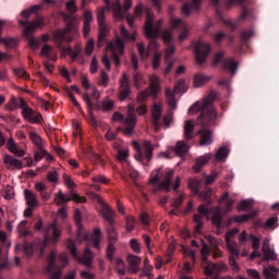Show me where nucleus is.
Returning <instances> with one entry per match:
<instances>
[{
    "mask_svg": "<svg viewBox=\"0 0 279 279\" xmlns=\"http://www.w3.org/2000/svg\"><path fill=\"white\" fill-rule=\"evenodd\" d=\"M54 43L62 45V43H73V36H69L64 29L53 33Z\"/></svg>",
    "mask_w": 279,
    "mask_h": 279,
    "instance_id": "bb28decb",
    "label": "nucleus"
},
{
    "mask_svg": "<svg viewBox=\"0 0 279 279\" xmlns=\"http://www.w3.org/2000/svg\"><path fill=\"white\" fill-rule=\"evenodd\" d=\"M22 117L25 119V121H28V123H40V120L43 117L39 113H34L32 108H25L22 110Z\"/></svg>",
    "mask_w": 279,
    "mask_h": 279,
    "instance_id": "5701e85b",
    "label": "nucleus"
},
{
    "mask_svg": "<svg viewBox=\"0 0 279 279\" xmlns=\"http://www.w3.org/2000/svg\"><path fill=\"white\" fill-rule=\"evenodd\" d=\"M48 262L49 265L46 269V272L49 274L50 279H60V276H62V269L56 266V251L50 252Z\"/></svg>",
    "mask_w": 279,
    "mask_h": 279,
    "instance_id": "4468645a",
    "label": "nucleus"
},
{
    "mask_svg": "<svg viewBox=\"0 0 279 279\" xmlns=\"http://www.w3.org/2000/svg\"><path fill=\"white\" fill-rule=\"evenodd\" d=\"M202 8V0H192V4L189 3L183 4L182 12L185 16H191V12H197Z\"/></svg>",
    "mask_w": 279,
    "mask_h": 279,
    "instance_id": "c756f323",
    "label": "nucleus"
},
{
    "mask_svg": "<svg viewBox=\"0 0 279 279\" xmlns=\"http://www.w3.org/2000/svg\"><path fill=\"white\" fill-rule=\"evenodd\" d=\"M149 86L153 97H157L160 90H162V87L160 86V78L155 74L149 76Z\"/></svg>",
    "mask_w": 279,
    "mask_h": 279,
    "instance_id": "cd10ccee",
    "label": "nucleus"
},
{
    "mask_svg": "<svg viewBox=\"0 0 279 279\" xmlns=\"http://www.w3.org/2000/svg\"><path fill=\"white\" fill-rule=\"evenodd\" d=\"M113 108H114V101L108 98L102 100L98 106V110H101L102 112H110V110H113Z\"/></svg>",
    "mask_w": 279,
    "mask_h": 279,
    "instance_id": "79ce46f5",
    "label": "nucleus"
},
{
    "mask_svg": "<svg viewBox=\"0 0 279 279\" xmlns=\"http://www.w3.org/2000/svg\"><path fill=\"white\" fill-rule=\"evenodd\" d=\"M7 149L10 151V154H13L14 156H17L19 158H23L25 154V149H22L19 147L16 142L14 141V137H10L7 142Z\"/></svg>",
    "mask_w": 279,
    "mask_h": 279,
    "instance_id": "aec40b11",
    "label": "nucleus"
},
{
    "mask_svg": "<svg viewBox=\"0 0 279 279\" xmlns=\"http://www.w3.org/2000/svg\"><path fill=\"white\" fill-rule=\"evenodd\" d=\"M210 53V45L205 41H198L195 46V58L197 64H204Z\"/></svg>",
    "mask_w": 279,
    "mask_h": 279,
    "instance_id": "6e6552de",
    "label": "nucleus"
},
{
    "mask_svg": "<svg viewBox=\"0 0 279 279\" xmlns=\"http://www.w3.org/2000/svg\"><path fill=\"white\" fill-rule=\"evenodd\" d=\"M24 198L27 206H31V208H38L40 206V203L38 202V196L32 192V190H24Z\"/></svg>",
    "mask_w": 279,
    "mask_h": 279,
    "instance_id": "393cba45",
    "label": "nucleus"
},
{
    "mask_svg": "<svg viewBox=\"0 0 279 279\" xmlns=\"http://www.w3.org/2000/svg\"><path fill=\"white\" fill-rule=\"evenodd\" d=\"M107 51H110L112 56H123L125 51V47L123 46V40L121 38H117L116 41H111L107 45Z\"/></svg>",
    "mask_w": 279,
    "mask_h": 279,
    "instance_id": "2eb2a0df",
    "label": "nucleus"
},
{
    "mask_svg": "<svg viewBox=\"0 0 279 279\" xmlns=\"http://www.w3.org/2000/svg\"><path fill=\"white\" fill-rule=\"evenodd\" d=\"M85 240L87 242H90L94 244V247L96 250H101V229L96 228L94 229L93 233L90 234V236H88V234H85Z\"/></svg>",
    "mask_w": 279,
    "mask_h": 279,
    "instance_id": "412c9836",
    "label": "nucleus"
},
{
    "mask_svg": "<svg viewBox=\"0 0 279 279\" xmlns=\"http://www.w3.org/2000/svg\"><path fill=\"white\" fill-rule=\"evenodd\" d=\"M28 136L32 141L33 144H35L36 147L40 148V147H45V144L43 143V137H40V135L34 131H31L28 133Z\"/></svg>",
    "mask_w": 279,
    "mask_h": 279,
    "instance_id": "ea45409f",
    "label": "nucleus"
},
{
    "mask_svg": "<svg viewBox=\"0 0 279 279\" xmlns=\"http://www.w3.org/2000/svg\"><path fill=\"white\" fill-rule=\"evenodd\" d=\"M65 9L70 14H75L77 12V1L70 0L65 3Z\"/></svg>",
    "mask_w": 279,
    "mask_h": 279,
    "instance_id": "6e6d98bb",
    "label": "nucleus"
},
{
    "mask_svg": "<svg viewBox=\"0 0 279 279\" xmlns=\"http://www.w3.org/2000/svg\"><path fill=\"white\" fill-rule=\"evenodd\" d=\"M74 223L77 228V235L82 236V211H80V209H75L74 211Z\"/></svg>",
    "mask_w": 279,
    "mask_h": 279,
    "instance_id": "a19ab883",
    "label": "nucleus"
},
{
    "mask_svg": "<svg viewBox=\"0 0 279 279\" xmlns=\"http://www.w3.org/2000/svg\"><path fill=\"white\" fill-rule=\"evenodd\" d=\"M202 267L205 271V276H213L221 274L222 271H228V265L223 262H218L216 264H202Z\"/></svg>",
    "mask_w": 279,
    "mask_h": 279,
    "instance_id": "ddd939ff",
    "label": "nucleus"
},
{
    "mask_svg": "<svg viewBox=\"0 0 279 279\" xmlns=\"http://www.w3.org/2000/svg\"><path fill=\"white\" fill-rule=\"evenodd\" d=\"M3 162L7 167V169H11L12 171L19 169H23V161H21V159H16L14 157H12V155H5L3 157Z\"/></svg>",
    "mask_w": 279,
    "mask_h": 279,
    "instance_id": "6ab92c4d",
    "label": "nucleus"
},
{
    "mask_svg": "<svg viewBox=\"0 0 279 279\" xmlns=\"http://www.w3.org/2000/svg\"><path fill=\"white\" fill-rule=\"evenodd\" d=\"M175 172L173 170H169L168 172L165 173L163 180L160 182V189L162 191H166V193H169L171 191V180H173V175Z\"/></svg>",
    "mask_w": 279,
    "mask_h": 279,
    "instance_id": "c85d7f7f",
    "label": "nucleus"
},
{
    "mask_svg": "<svg viewBox=\"0 0 279 279\" xmlns=\"http://www.w3.org/2000/svg\"><path fill=\"white\" fill-rule=\"evenodd\" d=\"M83 36L84 38H88V36H90V23H93V11L86 10L83 14Z\"/></svg>",
    "mask_w": 279,
    "mask_h": 279,
    "instance_id": "b1692460",
    "label": "nucleus"
},
{
    "mask_svg": "<svg viewBox=\"0 0 279 279\" xmlns=\"http://www.w3.org/2000/svg\"><path fill=\"white\" fill-rule=\"evenodd\" d=\"M210 80H213V78L208 75L196 74L194 76V86H195V88H199V87L204 86V84H208V82H210Z\"/></svg>",
    "mask_w": 279,
    "mask_h": 279,
    "instance_id": "f704fd0d",
    "label": "nucleus"
},
{
    "mask_svg": "<svg viewBox=\"0 0 279 279\" xmlns=\"http://www.w3.org/2000/svg\"><path fill=\"white\" fill-rule=\"evenodd\" d=\"M228 158V148L221 147L216 153V160L221 162V160H226Z\"/></svg>",
    "mask_w": 279,
    "mask_h": 279,
    "instance_id": "13d9d810",
    "label": "nucleus"
},
{
    "mask_svg": "<svg viewBox=\"0 0 279 279\" xmlns=\"http://www.w3.org/2000/svg\"><path fill=\"white\" fill-rule=\"evenodd\" d=\"M130 93H132V88L130 87V77L128 73H122L120 78V87H119V100L125 101L128 97H130Z\"/></svg>",
    "mask_w": 279,
    "mask_h": 279,
    "instance_id": "9d476101",
    "label": "nucleus"
},
{
    "mask_svg": "<svg viewBox=\"0 0 279 279\" xmlns=\"http://www.w3.org/2000/svg\"><path fill=\"white\" fill-rule=\"evenodd\" d=\"M264 276L266 279H278L279 269L275 266L264 267Z\"/></svg>",
    "mask_w": 279,
    "mask_h": 279,
    "instance_id": "c9c22d12",
    "label": "nucleus"
},
{
    "mask_svg": "<svg viewBox=\"0 0 279 279\" xmlns=\"http://www.w3.org/2000/svg\"><path fill=\"white\" fill-rule=\"evenodd\" d=\"M160 36L163 40V43L169 44L173 40V29L169 28V29H163L160 33Z\"/></svg>",
    "mask_w": 279,
    "mask_h": 279,
    "instance_id": "09e8293b",
    "label": "nucleus"
},
{
    "mask_svg": "<svg viewBox=\"0 0 279 279\" xmlns=\"http://www.w3.org/2000/svg\"><path fill=\"white\" fill-rule=\"evenodd\" d=\"M60 236H62V227L57 222L48 225L44 234V247H47L49 242L56 245L60 241Z\"/></svg>",
    "mask_w": 279,
    "mask_h": 279,
    "instance_id": "39448f33",
    "label": "nucleus"
},
{
    "mask_svg": "<svg viewBox=\"0 0 279 279\" xmlns=\"http://www.w3.org/2000/svg\"><path fill=\"white\" fill-rule=\"evenodd\" d=\"M131 250L135 252V254H141V243H138V240L132 239L130 241Z\"/></svg>",
    "mask_w": 279,
    "mask_h": 279,
    "instance_id": "338daca9",
    "label": "nucleus"
},
{
    "mask_svg": "<svg viewBox=\"0 0 279 279\" xmlns=\"http://www.w3.org/2000/svg\"><path fill=\"white\" fill-rule=\"evenodd\" d=\"M162 122L165 124V128H169L171 123H173V112L169 111L162 117Z\"/></svg>",
    "mask_w": 279,
    "mask_h": 279,
    "instance_id": "0e129e2a",
    "label": "nucleus"
},
{
    "mask_svg": "<svg viewBox=\"0 0 279 279\" xmlns=\"http://www.w3.org/2000/svg\"><path fill=\"white\" fill-rule=\"evenodd\" d=\"M45 27V17H38L37 20L29 22L25 28L24 34L26 36H32L36 29H43Z\"/></svg>",
    "mask_w": 279,
    "mask_h": 279,
    "instance_id": "dca6fc26",
    "label": "nucleus"
},
{
    "mask_svg": "<svg viewBox=\"0 0 279 279\" xmlns=\"http://www.w3.org/2000/svg\"><path fill=\"white\" fill-rule=\"evenodd\" d=\"M262 252H263V260L269 262V260H278V254H276L275 251H271L269 246V240H264L263 246H262Z\"/></svg>",
    "mask_w": 279,
    "mask_h": 279,
    "instance_id": "4be33fe9",
    "label": "nucleus"
},
{
    "mask_svg": "<svg viewBox=\"0 0 279 279\" xmlns=\"http://www.w3.org/2000/svg\"><path fill=\"white\" fill-rule=\"evenodd\" d=\"M229 197H230V193L225 192V193H222L221 198H220V203L225 202V204H226V213H230V210H232V208L234 206V199L229 198Z\"/></svg>",
    "mask_w": 279,
    "mask_h": 279,
    "instance_id": "58836bf2",
    "label": "nucleus"
},
{
    "mask_svg": "<svg viewBox=\"0 0 279 279\" xmlns=\"http://www.w3.org/2000/svg\"><path fill=\"white\" fill-rule=\"evenodd\" d=\"M116 271L119 274V276H125V262L121 258H116Z\"/></svg>",
    "mask_w": 279,
    "mask_h": 279,
    "instance_id": "de8ad7c7",
    "label": "nucleus"
},
{
    "mask_svg": "<svg viewBox=\"0 0 279 279\" xmlns=\"http://www.w3.org/2000/svg\"><path fill=\"white\" fill-rule=\"evenodd\" d=\"M59 179L60 174H58V170H51L47 173V180L52 184H56V182H58Z\"/></svg>",
    "mask_w": 279,
    "mask_h": 279,
    "instance_id": "bf43d9fd",
    "label": "nucleus"
},
{
    "mask_svg": "<svg viewBox=\"0 0 279 279\" xmlns=\"http://www.w3.org/2000/svg\"><path fill=\"white\" fill-rule=\"evenodd\" d=\"M156 21V15L149 9H146V21L144 25V34L146 38H158L160 36V27H162V20Z\"/></svg>",
    "mask_w": 279,
    "mask_h": 279,
    "instance_id": "7ed1b4c3",
    "label": "nucleus"
},
{
    "mask_svg": "<svg viewBox=\"0 0 279 279\" xmlns=\"http://www.w3.org/2000/svg\"><path fill=\"white\" fill-rule=\"evenodd\" d=\"M36 10H40V5H34L31 9L22 11L21 16H23V19H29Z\"/></svg>",
    "mask_w": 279,
    "mask_h": 279,
    "instance_id": "052dcab7",
    "label": "nucleus"
},
{
    "mask_svg": "<svg viewBox=\"0 0 279 279\" xmlns=\"http://www.w3.org/2000/svg\"><path fill=\"white\" fill-rule=\"evenodd\" d=\"M150 117L154 125V131H160V120L162 119V102H154L150 108Z\"/></svg>",
    "mask_w": 279,
    "mask_h": 279,
    "instance_id": "1a4fd4ad",
    "label": "nucleus"
},
{
    "mask_svg": "<svg viewBox=\"0 0 279 279\" xmlns=\"http://www.w3.org/2000/svg\"><path fill=\"white\" fill-rule=\"evenodd\" d=\"M54 202L57 206H62L66 202H77V204H86V197L80 196L77 193H72L71 196L65 195L63 191H59L54 196Z\"/></svg>",
    "mask_w": 279,
    "mask_h": 279,
    "instance_id": "0eeeda50",
    "label": "nucleus"
},
{
    "mask_svg": "<svg viewBox=\"0 0 279 279\" xmlns=\"http://www.w3.org/2000/svg\"><path fill=\"white\" fill-rule=\"evenodd\" d=\"M133 80L136 88H141L142 84H145V78L143 77V74L138 72L134 74Z\"/></svg>",
    "mask_w": 279,
    "mask_h": 279,
    "instance_id": "680f3d73",
    "label": "nucleus"
},
{
    "mask_svg": "<svg viewBox=\"0 0 279 279\" xmlns=\"http://www.w3.org/2000/svg\"><path fill=\"white\" fill-rule=\"evenodd\" d=\"M102 217H104V219H106V221H108V223H110V226H112V223H114V211H112L110 206H108V205L104 206Z\"/></svg>",
    "mask_w": 279,
    "mask_h": 279,
    "instance_id": "e433bc0d",
    "label": "nucleus"
},
{
    "mask_svg": "<svg viewBox=\"0 0 279 279\" xmlns=\"http://www.w3.org/2000/svg\"><path fill=\"white\" fill-rule=\"evenodd\" d=\"M66 247L70 250L72 256L75 258V260H78L81 265H84L85 267H88L90 269L93 267V260L95 258V255L93 254V251H90V246L87 245L84 251L83 257H80V253L77 252V247H75V243L72 240H68L65 242Z\"/></svg>",
    "mask_w": 279,
    "mask_h": 279,
    "instance_id": "20e7f679",
    "label": "nucleus"
},
{
    "mask_svg": "<svg viewBox=\"0 0 279 279\" xmlns=\"http://www.w3.org/2000/svg\"><path fill=\"white\" fill-rule=\"evenodd\" d=\"M223 52L219 51L213 59L214 66L217 64H222V69L225 71H230L232 75H236V69H239V64L232 59H223Z\"/></svg>",
    "mask_w": 279,
    "mask_h": 279,
    "instance_id": "423d86ee",
    "label": "nucleus"
},
{
    "mask_svg": "<svg viewBox=\"0 0 279 279\" xmlns=\"http://www.w3.org/2000/svg\"><path fill=\"white\" fill-rule=\"evenodd\" d=\"M253 217H254V214L234 216L233 218L230 219V223H232L233 221L235 223H245V221H250V219H253Z\"/></svg>",
    "mask_w": 279,
    "mask_h": 279,
    "instance_id": "a18cd8bd",
    "label": "nucleus"
},
{
    "mask_svg": "<svg viewBox=\"0 0 279 279\" xmlns=\"http://www.w3.org/2000/svg\"><path fill=\"white\" fill-rule=\"evenodd\" d=\"M125 130L123 134L125 136H132L134 134V128H136V114H134V108L129 105V113L124 120Z\"/></svg>",
    "mask_w": 279,
    "mask_h": 279,
    "instance_id": "f8f14e48",
    "label": "nucleus"
},
{
    "mask_svg": "<svg viewBox=\"0 0 279 279\" xmlns=\"http://www.w3.org/2000/svg\"><path fill=\"white\" fill-rule=\"evenodd\" d=\"M250 208H252L251 201H242L238 206L239 213H241V210H250Z\"/></svg>",
    "mask_w": 279,
    "mask_h": 279,
    "instance_id": "774afa93",
    "label": "nucleus"
},
{
    "mask_svg": "<svg viewBox=\"0 0 279 279\" xmlns=\"http://www.w3.org/2000/svg\"><path fill=\"white\" fill-rule=\"evenodd\" d=\"M211 159H213V153H207L203 156L197 157L195 160V165L193 166V171H195V173H199L203 167H206V165H208Z\"/></svg>",
    "mask_w": 279,
    "mask_h": 279,
    "instance_id": "a211bd4d",
    "label": "nucleus"
},
{
    "mask_svg": "<svg viewBox=\"0 0 279 279\" xmlns=\"http://www.w3.org/2000/svg\"><path fill=\"white\" fill-rule=\"evenodd\" d=\"M126 262L129 265L130 274H138V271L141 270V263H143V259L141 258V256L129 255L126 257Z\"/></svg>",
    "mask_w": 279,
    "mask_h": 279,
    "instance_id": "f3484780",
    "label": "nucleus"
},
{
    "mask_svg": "<svg viewBox=\"0 0 279 279\" xmlns=\"http://www.w3.org/2000/svg\"><path fill=\"white\" fill-rule=\"evenodd\" d=\"M195 132V121L187 120L184 122V138L186 141L193 140V133Z\"/></svg>",
    "mask_w": 279,
    "mask_h": 279,
    "instance_id": "473e14b6",
    "label": "nucleus"
},
{
    "mask_svg": "<svg viewBox=\"0 0 279 279\" xmlns=\"http://www.w3.org/2000/svg\"><path fill=\"white\" fill-rule=\"evenodd\" d=\"M227 250L230 256L239 257L241 256V245L236 242H226Z\"/></svg>",
    "mask_w": 279,
    "mask_h": 279,
    "instance_id": "72a5a7b5",
    "label": "nucleus"
},
{
    "mask_svg": "<svg viewBox=\"0 0 279 279\" xmlns=\"http://www.w3.org/2000/svg\"><path fill=\"white\" fill-rule=\"evenodd\" d=\"M5 109L10 110L11 112L14 110H19V99H16V97L13 96L5 105Z\"/></svg>",
    "mask_w": 279,
    "mask_h": 279,
    "instance_id": "5fc2aeb1",
    "label": "nucleus"
},
{
    "mask_svg": "<svg viewBox=\"0 0 279 279\" xmlns=\"http://www.w3.org/2000/svg\"><path fill=\"white\" fill-rule=\"evenodd\" d=\"M201 256H202V260H203L202 265L210 264L208 262V257L210 256V247L204 241H203V244H202Z\"/></svg>",
    "mask_w": 279,
    "mask_h": 279,
    "instance_id": "4c0bfd02",
    "label": "nucleus"
},
{
    "mask_svg": "<svg viewBox=\"0 0 279 279\" xmlns=\"http://www.w3.org/2000/svg\"><path fill=\"white\" fill-rule=\"evenodd\" d=\"M97 21H98V27H99V36L98 40H104L108 36V32H110V28L106 25V10L100 8L97 10Z\"/></svg>",
    "mask_w": 279,
    "mask_h": 279,
    "instance_id": "9b49d317",
    "label": "nucleus"
},
{
    "mask_svg": "<svg viewBox=\"0 0 279 279\" xmlns=\"http://www.w3.org/2000/svg\"><path fill=\"white\" fill-rule=\"evenodd\" d=\"M198 134L201 135V140H199L201 147L213 144V131L205 129V130H201Z\"/></svg>",
    "mask_w": 279,
    "mask_h": 279,
    "instance_id": "a878e982",
    "label": "nucleus"
},
{
    "mask_svg": "<svg viewBox=\"0 0 279 279\" xmlns=\"http://www.w3.org/2000/svg\"><path fill=\"white\" fill-rule=\"evenodd\" d=\"M109 84H110V76L106 73V71H101L100 78L98 81V86H102L104 88H107Z\"/></svg>",
    "mask_w": 279,
    "mask_h": 279,
    "instance_id": "3c124183",
    "label": "nucleus"
},
{
    "mask_svg": "<svg viewBox=\"0 0 279 279\" xmlns=\"http://www.w3.org/2000/svg\"><path fill=\"white\" fill-rule=\"evenodd\" d=\"M137 51H138V54L141 56L142 60H147V58H149V50L145 51L144 43L137 44Z\"/></svg>",
    "mask_w": 279,
    "mask_h": 279,
    "instance_id": "4d7b16f0",
    "label": "nucleus"
},
{
    "mask_svg": "<svg viewBox=\"0 0 279 279\" xmlns=\"http://www.w3.org/2000/svg\"><path fill=\"white\" fill-rule=\"evenodd\" d=\"M63 29L68 35L80 36V26L75 25L73 22H69Z\"/></svg>",
    "mask_w": 279,
    "mask_h": 279,
    "instance_id": "37998d69",
    "label": "nucleus"
},
{
    "mask_svg": "<svg viewBox=\"0 0 279 279\" xmlns=\"http://www.w3.org/2000/svg\"><path fill=\"white\" fill-rule=\"evenodd\" d=\"M46 156H47V150H45L43 147H40L35 153L34 159L36 162H39V160H43V158H46Z\"/></svg>",
    "mask_w": 279,
    "mask_h": 279,
    "instance_id": "e2e57ef3",
    "label": "nucleus"
},
{
    "mask_svg": "<svg viewBox=\"0 0 279 279\" xmlns=\"http://www.w3.org/2000/svg\"><path fill=\"white\" fill-rule=\"evenodd\" d=\"M199 180L197 179H190L189 181V189L195 194L197 195V193H199Z\"/></svg>",
    "mask_w": 279,
    "mask_h": 279,
    "instance_id": "864d4df0",
    "label": "nucleus"
},
{
    "mask_svg": "<svg viewBox=\"0 0 279 279\" xmlns=\"http://www.w3.org/2000/svg\"><path fill=\"white\" fill-rule=\"evenodd\" d=\"M112 14L113 19L121 23L125 19V13L123 12V9L121 8V2L119 0H116V3L112 4Z\"/></svg>",
    "mask_w": 279,
    "mask_h": 279,
    "instance_id": "7c9ffc66",
    "label": "nucleus"
},
{
    "mask_svg": "<svg viewBox=\"0 0 279 279\" xmlns=\"http://www.w3.org/2000/svg\"><path fill=\"white\" fill-rule=\"evenodd\" d=\"M213 95L206 96L202 100L194 102L187 110L190 117H195L199 112L197 121L202 128H207L217 119V111L213 106Z\"/></svg>",
    "mask_w": 279,
    "mask_h": 279,
    "instance_id": "f257e3e1",
    "label": "nucleus"
},
{
    "mask_svg": "<svg viewBox=\"0 0 279 279\" xmlns=\"http://www.w3.org/2000/svg\"><path fill=\"white\" fill-rule=\"evenodd\" d=\"M222 221H223V215H221V209H218L211 218V223L213 226H216V228L219 229L221 228Z\"/></svg>",
    "mask_w": 279,
    "mask_h": 279,
    "instance_id": "49530a36",
    "label": "nucleus"
},
{
    "mask_svg": "<svg viewBox=\"0 0 279 279\" xmlns=\"http://www.w3.org/2000/svg\"><path fill=\"white\" fill-rule=\"evenodd\" d=\"M117 158L119 162H128V158H130V149L125 148L118 150Z\"/></svg>",
    "mask_w": 279,
    "mask_h": 279,
    "instance_id": "603ef678",
    "label": "nucleus"
},
{
    "mask_svg": "<svg viewBox=\"0 0 279 279\" xmlns=\"http://www.w3.org/2000/svg\"><path fill=\"white\" fill-rule=\"evenodd\" d=\"M136 226V219L133 216L126 217V230L128 232H132Z\"/></svg>",
    "mask_w": 279,
    "mask_h": 279,
    "instance_id": "69168bd1",
    "label": "nucleus"
},
{
    "mask_svg": "<svg viewBox=\"0 0 279 279\" xmlns=\"http://www.w3.org/2000/svg\"><path fill=\"white\" fill-rule=\"evenodd\" d=\"M108 243H117L119 241V233L114 230L112 225L107 229Z\"/></svg>",
    "mask_w": 279,
    "mask_h": 279,
    "instance_id": "c03bdc74",
    "label": "nucleus"
},
{
    "mask_svg": "<svg viewBox=\"0 0 279 279\" xmlns=\"http://www.w3.org/2000/svg\"><path fill=\"white\" fill-rule=\"evenodd\" d=\"M189 90V84L184 80H180L174 85V93H186Z\"/></svg>",
    "mask_w": 279,
    "mask_h": 279,
    "instance_id": "8fccbe9b",
    "label": "nucleus"
},
{
    "mask_svg": "<svg viewBox=\"0 0 279 279\" xmlns=\"http://www.w3.org/2000/svg\"><path fill=\"white\" fill-rule=\"evenodd\" d=\"M189 144L184 141L177 142L175 146L172 147V151H174L177 156L181 157H184L185 154H189Z\"/></svg>",
    "mask_w": 279,
    "mask_h": 279,
    "instance_id": "2f4dec72",
    "label": "nucleus"
},
{
    "mask_svg": "<svg viewBox=\"0 0 279 279\" xmlns=\"http://www.w3.org/2000/svg\"><path fill=\"white\" fill-rule=\"evenodd\" d=\"M132 146L136 151L135 159L143 162V165H149V161L154 158V148L156 145L151 144L149 140H144L142 146L138 142H132Z\"/></svg>",
    "mask_w": 279,
    "mask_h": 279,
    "instance_id": "f03ea898",
    "label": "nucleus"
}]
</instances>
